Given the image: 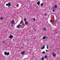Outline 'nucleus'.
Returning <instances> with one entry per match:
<instances>
[{"label": "nucleus", "instance_id": "obj_1", "mask_svg": "<svg viewBox=\"0 0 60 60\" xmlns=\"http://www.w3.org/2000/svg\"><path fill=\"white\" fill-rule=\"evenodd\" d=\"M11 3L10 2L8 3V4H6V6H8V7H9L11 5Z\"/></svg>", "mask_w": 60, "mask_h": 60}, {"label": "nucleus", "instance_id": "obj_2", "mask_svg": "<svg viewBox=\"0 0 60 60\" xmlns=\"http://www.w3.org/2000/svg\"><path fill=\"white\" fill-rule=\"evenodd\" d=\"M42 39H48V37L46 36H45L43 37L42 38Z\"/></svg>", "mask_w": 60, "mask_h": 60}, {"label": "nucleus", "instance_id": "obj_3", "mask_svg": "<svg viewBox=\"0 0 60 60\" xmlns=\"http://www.w3.org/2000/svg\"><path fill=\"white\" fill-rule=\"evenodd\" d=\"M8 38L10 39H11V38H13V36L12 35H10L8 37Z\"/></svg>", "mask_w": 60, "mask_h": 60}, {"label": "nucleus", "instance_id": "obj_4", "mask_svg": "<svg viewBox=\"0 0 60 60\" xmlns=\"http://www.w3.org/2000/svg\"><path fill=\"white\" fill-rule=\"evenodd\" d=\"M54 9H56V8H57V5H55L54 6Z\"/></svg>", "mask_w": 60, "mask_h": 60}, {"label": "nucleus", "instance_id": "obj_5", "mask_svg": "<svg viewBox=\"0 0 60 60\" xmlns=\"http://www.w3.org/2000/svg\"><path fill=\"white\" fill-rule=\"evenodd\" d=\"M21 54L22 55H24L25 54V52H21Z\"/></svg>", "mask_w": 60, "mask_h": 60}, {"label": "nucleus", "instance_id": "obj_6", "mask_svg": "<svg viewBox=\"0 0 60 60\" xmlns=\"http://www.w3.org/2000/svg\"><path fill=\"white\" fill-rule=\"evenodd\" d=\"M40 2H38L37 3V4L38 5H40Z\"/></svg>", "mask_w": 60, "mask_h": 60}, {"label": "nucleus", "instance_id": "obj_7", "mask_svg": "<svg viewBox=\"0 0 60 60\" xmlns=\"http://www.w3.org/2000/svg\"><path fill=\"white\" fill-rule=\"evenodd\" d=\"M16 27L17 28L19 29V25H17L16 26Z\"/></svg>", "mask_w": 60, "mask_h": 60}, {"label": "nucleus", "instance_id": "obj_8", "mask_svg": "<svg viewBox=\"0 0 60 60\" xmlns=\"http://www.w3.org/2000/svg\"><path fill=\"white\" fill-rule=\"evenodd\" d=\"M4 54L5 55H7V52H4Z\"/></svg>", "mask_w": 60, "mask_h": 60}, {"label": "nucleus", "instance_id": "obj_9", "mask_svg": "<svg viewBox=\"0 0 60 60\" xmlns=\"http://www.w3.org/2000/svg\"><path fill=\"white\" fill-rule=\"evenodd\" d=\"M0 19L1 20H3V19H4V17H1L0 18Z\"/></svg>", "mask_w": 60, "mask_h": 60}, {"label": "nucleus", "instance_id": "obj_10", "mask_svg": "<svg viewBox=\"0 0 60 60\" xmlns=\"http://www.w3.org/2000/svg\"><path fill=\"white\" fill-rule=\"evenodd\" d=\"M45 48V46H43L42 48L41 49H44Z\"/></svg>", "mask_w": 60, "mask_h": 60}, {"label": "nucleus", "instance_id": "obj_11", "mask_svg": "<svg viewBox=\"0 0 60 60\" xmlns=\"http://www.w3.org/2000/svg\"><path fill=\"white\" fill-rule=\"evenodd\" d=\"M14 21L12 20L11 22V24H14Z\"/></svg>", "mask_w": 60, "mask_h": 60}, {"label": "nucleus", "instance_id": "obj_12", "mask_svg": "<svg viewBox=\"0 0 60 60\" xmlns=\"http://www.w3.org/2000/svg\"><path fill=\"white\" fill-rule=\"evenodd\" d=\"M56 54H53V56L54 57H56Z\"/></svg>", "mask_w": 60, "mask_h": 60}, {"label": "nucleus", "instance_id": "obj_13", "mask_svg": "<svg viewBox=\"0 0 60 60\" xmlns=\"http://www.w3.org/2000/svg\"><path fill=\"white\" fill-rule=\"evenodd\" d=\"M25 24H26V25H27V24H28V22H27V21H26L25 22Z\"/></svg>", "mask_w": 60, "mask_h": 60}, {"label": "nucleus", "instance_id": "obj_14", "mask_svg": "<svg viewBox=\"0 0 60 60\" xmlns=\"http://www.w3.org/2000/svg\"><path fill=\"white\" fill-rule=\"evenodd\" d=\"M43 30H44V31H46V29L45 28H44L43 29Z\"/></svg>", "mask_w": 60, "mask_h": 60}, {"label": "nucleus", "instance_id": "obj_15", "mask_svg": "<svg viewBox=\"0 0 60 60\" xmlns=\"http://www.w3.org/2000/svg\"><path fill=\"white\" fill-rule=\"evenodd\" d=\"M43 3H42L41 4V6H43Z\"/></svg>", "mask_w": 60, "mask_h": 60}, {"label": "nucleus", "instance_id": "obj_16", "mask_svg": "<svg viewBox=\"0 0 60 60\" xmlns=\"http://www.w3.org/2000/svg\"><path fill=\"white\" fill-rule=\"evenodd\" d=\"M47 49H49V45H47Z\"/></svg>", "mask_w": 60, "mask_h": 60}, {"label": "nucleus", "instance_id": "obj_17", "mask_svg": "<svg viewBox=\"0 0 60 60\" xmlns=\"http://www.w3.org/2000/svg\"><path fill=\"white\" fill-rule=\"evenodd\" d=\"M44 58H47V56L46 55L45 56Z\"/></svg>", "mask_w": 60, "mask_h": 60}, {"label": "nucleus", "instance_id": "obj_18", "mask_svg": "<svg viewBox=\"0 0 60 60\" xmlns=\"http://www.w3.org/2000/svg\"><path fill=\"white\" fill-rule=\"evenodd\" d=\"M26 18H25L24 19V21H26Z\"/></svg>", "mask_w": 60, "mask_h": 60}, {"label": "nucleus", "instance_id": "obj_19", "mask_svg": "<svg viewBox=\"0 0 60 60\" xmlns=\"http://www.w3.org/2000/svg\"><path fill=\"white\" fill-rule=\"evenodd\" d=\"M23 23V21H21L20 22V24H22Z\"/></svg>", "mask_w": 60, "mask_h": 60}, {"label": "nucleus", "instance_id": "obj_20", "mask_svg": "<svg viewBox=\"0 0 60 60\" xmlns=\"http://www.w3.org/2000/svg\"><path fill=\"white\" fill-rule=\"evenodd\" d=\"M21 28H24V26H21Z\"/></svg>", "mask_w": 60, "mask_h": 60}, {"label": "nucleus", "instance_id": "obj_21", "mask_svg": "<svg viewBox=\"0 0 60 60\" xmlns=\"http://www.w3.org/2000/svg\"><path fill=\"white\" fill-rule=\"evenodd\" d=\"M33 19L34 21H35V18H33Z\"/></svg>", "mask_w": 60, "mask_h": 60}, {"label": "nucleus", "instance_id": "obj_22", "mask_svg": "<svg viewBox=\"0 0 60 60\" xmlns=\"http://www.w3.org/2000/svg\"><path fill=\"white\" fill-rule=\"evenodd\" d=\"M45 53V52L44 51L43 52H42V54H44V53Z\"/></svg>", "mask_w": 60, "mask_h": 60}, {"label": "nucleus", "instance_id": "obj_23", "mask_svg": "<svg viewBox=\"0 0 60 60\" xmlns=\"http://www.w3.org/2000/svg\"><path fill=\"white\" fill-rule=\"evenodd\" d=\"M41 60H44V57H42V59H41Z\"/></svg>", "mask_w": 60, "mask_h": 60}, {"label": "nucleus", "instance_id": "obj_24", "mask_svg": "<svg viewBox=\"0 0 60 60\" xmlns=\"http://www.w3.org/2000/svg\"><path fill=\"white\" fill-rule=\"evenodd\" d=\"M7 55H9L10 53H9V52H8V53L7 52Z\"/></svg>", "mask_w": 60, "mask_h": 60}, {"label": "nucleus", "instance_id": "obj_25", "mask_svg": "<svg viewBox=\"0 0 60 60\" xmlns=\"http://www.w3.org/2000/svg\"><path fill=\"white\" fill-rule=\"evenodd\" d=\"M56 21H57V19H56L55 20V24H56Z\"/></svg>", "mask_w": 60, "mask_h": 60}, {"label": "nucleus", "instance_id": "obj_26", "mask_svg": "<svg viewBox=\"0 0 60 60\" xmlns=\"http://www.w3.org/2000/svg\"><path fill=\"white\" fill-rule=\"evenodd\" d=\"M5 41H3L2 42L3 43H5Z\"/></svg>", "mask_w": 60, "mask_h": 60}, {"label": "nucleus", "instance_id": "obj_27", "mask_svg": "<svg viewBox=\"0 0 60 60\" xmlns=\"http://www.w3.org/2000/svg\"><path fill=\"white\" fill-rule=\"evenodd\" d=\"M44 16H46V15H47V14L46 13L45 14H44Z\"/></svg>", "mask_w": 60, "mask_h": 60}, {"label": "nucleus", "instance_id": "obj_28", "mask_svg": "<svg viewBox=\"0 0 60 60\" xmlns=\"http://www.w3.org/2000/svg\"><path fill=\"white\" fill-rule=\"evenodd\" d=\"M52 11L53 12H54L55 11V10H54V9H53L52 10Z\"/></svg>", "mask_w": 60, "mask_h": 60}, {"label": "nucleus", "instance_id": "obj_29", "mask_svg": "<svg viewBox=\"0 0 60 60\" xmlns=\"http://www.w3.org/2000/svg\"><path fill=\"white\" fill-rule=\"evenodd\" d=\"M50 22H51L52 23V20H50Z\"/></svg>", "mask_w": 60, "mask_h": 60}, {"label": "nucleus", "instance_id": "obj_30", "mask_svg": "<svg viewBox=\"0 0 60 60\" xmlns=\"http://www.w3.org/2000/svg\"><path fill=\"white\" fill-rule=\"evenodd\" d=\"M11 27H13V25H11Z\"/></svg>", "mask_w": 60, "mask_h": 60}, {"label": "nucleus", "instance_id": "obj_31", "mask_svg": "<svg viewBox=\"0 0 60 60\" xmlns=\"http://www.w3.org/2000/svg\"><path fill=\"white\" fill-rule=\"evenodd\" d=\"M56 24L55 23V24H54V25L55 26H56Z\"/></svg>", "mask_w": 60, "mask_h": 60}, {"label": "nucleus", "instance_id": "obj_32", "mask_svg": "<svg viewBox=\"0 0 60 60\" xmlns=\"http://www.w3.org/2000/svg\"><path fill=\"white\" fill-rule=\"evenodd\" d=\"M45 50L46 51H48V50Z\"/></svg>", "mask_w": 60, "mask_h": 60}, {"label": "nucleus", "instance_id": "obj_33", "mask_svg": "<svg viewBox=\"0 0 60 60\" xmlns=\"http://www.w3.org/2000/svg\"><path fill=\"white\" fill-rule=\"evenodd\" d=\"M54 54V52H53L52 53V54Z\"/></svg>", "mask_w": 60, "mask_h": 60}, {"label": "nucleus", "instance_id": "obj_34", "mask_svg": "<svg viewBox=\"0 0 60 60\" xmlns=\"http://www.w3.org/2000/svg\"><path fill=\"white\" fill-rule=\"evenodd\" d=\"M17 6H18V7H19V5H17Z\"/></svg>", "mask_w": 60, "mask_h": 60}]
</instances>
